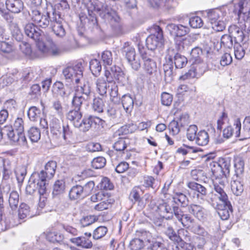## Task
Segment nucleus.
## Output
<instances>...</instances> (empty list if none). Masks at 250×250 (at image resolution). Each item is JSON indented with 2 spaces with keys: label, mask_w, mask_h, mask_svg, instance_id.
Returning a JSON list of instances; mask_svg holds the SVG:
<instances>
[{
  "label": "nucleus",
  "mask_w": 250,
  "mask_h": 250,
  "mask_svg": "<svg viewBox=\"0 0 250 250\" xmlns=\"http://www.w3.org/2000/svg\"><path fill=\"white\" fill-rule=\"evenodd\" d=\"M24 29L26 36L36 42L37 47L39 50L42 52H45L48 51V46L45 43L44 41H47L49 43H52V39L49 35L44 34L42 31L32 23L26 24Z\"/></svg>",
  "instance_id": "nucleus-1"
},
{
  "label": "nucleus",
  "mask_w": 250,
  "mask_h": 250,
  "mask_svg": "<svg viewBox=\"0 0 250 250\" xmlns=\"http://www.w3.org/2000/svg\"><path fill=\"white\" fill-rule=\"evenodd\" d=\"M90 20L92 24L95 26L97 24V18L93 11L98 14L101 17L106 18L111 24L119 23L120 21V17L117 15L115 11L113 10L105 3L103 4L102 2H96L93 5V9H88Z\"/></svg>",
  "instance_id": "nucleus-2"
},
{
  "label": "nucleus",
  "mask_w": 250,
  "mask_h": 250,
  "mask_svg": "<svg viewBox=\"0 0 250 250\" xmlns=\"http://www.w3.org/2000/svg\"><path fill=\"white\" fill-rule=\"evenodd\" d=\"M4 131L6 133L8 139L12 143H17L22 146H27V140L24 132L23 121L21 118H17L13 127L5 125Z\"/></svg>",
  "instance_id": "nucleus-3"
},
{
  "label": "nucleus",
  "mask_w": 250,
  "mask_h": 250,
  "mask_svg": "<svg viewBox=\"0 0 250 250\" xmlns=\"http://www.w3.org/2000/svg\"><path fill=\"white\" fill-rule=\"evenodd\" d=\"M56 11L51 5V8H47L46 11L41 12L37 8H32L29 12L31 20L38 26L45 28L51 22L53 12Z\"/></svg>",
  "instance_id": "nucleus-4"
},
{
  "label": "nucleus",
  "mask_w": 250,
  "mask_h": 250,
  "mask_svg": "<svg viewBox=\"0 0 250 250\" xmlns=\"http://www.w3.org/2000/svg\"><path fill=\"white\" fill-rule=\"evenodd\" d=\"M83 66L82 62H78L72 66H68L63 69L62 76L69 83H79L83 77Z\"/></svg>",
  "instance_id": "nucleus-5"
},
{
  "label": "nucleus",
  "mask_w": 250,
  "mask_h": 250,
  "mask_svg": "<svg viewBox=\"0 0 250 250\" xmlns=\"http://www.w3.org/2000/svg\"><path fill=\"white\" fill-rule=\"evenodd\" d=\"M48 172L45 169L42 170L40 172H35L32 175V178L37 176L36 179L37 184L39 185V194L40 195L39 205L41 208L44 206V201L45 200V194L46 191V185L47 182L51 179L53 177H50L48 175Z\"/></svg>",
  "instance_id": "nucleus-6"
},
{
  "label": "nucleus",
  "mask_w": 250,
  "mask_h": 250,
  "mask_svg": "<svg viewBox=\"0 0 250 250\" xmlns=\"http://www.w3.org/2000/svg\"><path fill=\"white\" fill-rule=\"evenodd\" d=\"M138 49L143 60V69L147 75L151 76L157 72L156 62L152 59L146 49L142 45H138Z\"/></svg>",
  "instance_id": "nucleus-7"
},
{
  "label": "nucleus",
  "mask_w": 250,
  "mask_h": 250,
  "mask_svg": "<svg viewBox=\"0 0 250 250\" xmlns=\"http://www.w3.org/2000/svg\"><path fill=\"white\" fill-rule=\"evenodd\" d=\"M154 33L150 35L146 39V44L148 49L155 50L161 47L164 43L163 32L162 28L158 25L153 27Z\"/></svg>",
  "instance_id": "nucleus-8"
},
{
  "label": "nucleus",
  "mask_w": 250,
  "mask_h": 250,
  "mask_svg": "<svg viewBox=\"0 0 250 250\" xmlns=\"http://www.w3.org/2000/svg\"><path fill=\"white\" fill-rule=\"evenodd\" d=\"M104 123V121L99 117L89 116L83 118L81 123H77L75 126L79 127L81 131L86 132L93 127L95 129H100L103 127Z\"/></svg>",
  "instance_id": "nucleus-9"
},
{
  "label": "nucleus",
  "mask_w": 250,
  "mask_h": 250,
  "mask_svg": "<svg viewBox=\"0 0 250 250\" xmlns=\"http://www.w3.org/2000/svg\"><path fill=\"white\" fill-rule=\"evenodd\" d=\"M63 19L59 12L54 11L50 25L54 34L58 37L62 38L65 36L66 31L62 23Z\"/></svg>",
  "instance_id": "nucleus-10"
},
{
  "label": "nucleus",
  "mask_w": 250,
  "mask_h": 250,
  "mask_svg": "<svg viewBox=\"0 0 250 250\" xmlns=\"http://www.w3.org/2000/svg\"><path fill=\"white\" fill-rule=\"evenodd\" d=\"M214 193H212L211 197L208 200V203L212 207H217L218 204H229L228 197L224 191V188H221L218 186L213 188Z\"/></svg>",
  "instance_id": "nucleus-11"
},
{
  "label": "nucleus",
  "mask_w": 250,
  "mask_h": 250,
  "mask_svg": "<svg viewBox=\"0 0 250 250\" xmlns=\"http://www.w3.org/2000/svg\"><path fill=\"white\" fill-rule=\"evenodd\" d=\"M243 129L241 130V124L239 119L235 120L234 126H235L236 137H240L241 139H246L250 138V116L246 117L243 122Z\"/></svg>",
  "instance_id": "nucleus-12"
},
{
  "label": "nucleus",
  "mask_w": 250,
  "mask_h": 250,
  "mask_svg": "<svg viewBox=\"0 0 250 250\" xmlns=\"http://www.w3.org/2000/svg\"><path fill=\"white\" fill-rule=\"evenodd\" d=\"M248 5L247 0H239L234 3L233 12L237 14L239 20L247 21L250 19V9Z\"/></svg>",
  "instance_id": "nucleus-13"
},
{
  "label": "nucleus",
  "mask_w": 250,
  "mask_h": 250,
  "mask_svg": "<svg viewBox=\"0 0 250 250\" xmlns=\"http://www.w3.org/2000/svg\"><path fill=\"white\" fill-rule=\"evenodd\" d=\"M94 186L95 184L93 181L87 182L84 187L80 185L73 186L69 191V197L71 200L83 198L85 195L84 191H86L87 188H89L88 190H90L94 188Z\"/></svg>",
  "instance_id": "nucleus-14"
},
{
  "label": "nucleus",
  "mask_w": 250,
  "mask_h": 250,
  "mask_svg": "<svg viewBox=\"0 0 250 250\" xmlns=\"http://www.w3.org/2000/svg\"><path fill=\"white\" fill-rule=\"evenodd\" d=\"M124 73L121 68L114 65L111 67L109 69H106L104 71V76L106 77L108 83L117 81L123 82L125 79Z\"/></svg>",
  "instance_id": "nucleus-15"
},
{
  "label": "nucleus",
  "mask_w": 250,
  "mask_h": 250,
  "mask_svg": "<svg viewBox=\"0 0 250 250\" xmlns=\"http://www.w3.org/2000/svg\"><path fill=\"white\" fill-rule=\"evenodd\" d=\"M166 59L169 62H174L176 68H182L185 67L188 62L186 57L179 53H175L174 49H168Z\"/></svg>",
  "instance_id": "nucleus-16"
},
{
  "label": "nucleus",
  "mask_w": 250,
  "mask_h": 250,
  "mask_svg": "<svg viewBox=\"0 0 250 250\" xmlns=\"http://www.w3.org/2000/svg\"><path fill=\"white\" fill-rule=\"evenodd\" d=\"M219 13V11H212L208 14L211 28L216 32L222 31L226 27L225 22L220 20Z\"/></svg>",
  "instance_id": "nucleus-17"
},
{
  "label": "nucleus",
  "mask_w": 250,
  "mask_h": 250,
  "mask_svg": "<svg viewBox=\"0 0 250 250\" xmlns=\"http://www.w3.org/2000/svg\"><path fill=\"white\" fill-rule=\"evenodd\" d=\"M91 233L85 232L84 236L74 237L70 239V241L78 247L83 249H89L92 247V243L90 240Z\"/></svg>",
  "instance_id": "nucleus-18"
},
{
  "label": "nucleus",
  "mask_w": 250,
  "mask_h": 250,
  "mask_svg": "<svg viewBox=\"0 0 250 250\" xmlns=\"http://www.w3.org/2000/svg\"><path fill=\"white\" fill-rule=\"evenodd\" d=\"M174 214L178 220L181 223L183 227L189 228L193 223L194 222V219L189 215L183 214V212L179 208L173 207Z\"/></svg>",
  "instance_id": "nucleus-19"
},
{
  "label": "nucleus",
  "mask_w": 250,
  "mask_h": 250,
  "mask_svg": "<svg viewBox=\"0 0 250 250\" xmlns=\"http://www.w3.org/2000/svg\"><path fill=\"white\" fill-rule=\"evenodd\" d=\"M53 91L55 94L63 98H67L72 92V90L68 85H64L61 82H56L53 84Z\"/></svg>",
  "instance_id": "nucleus-20"
},
{
  "label": "nucleus",
  "mask_w": 250,
  "mask_h": 250,
  "mask_svg": "<svg viewBox=\"0 0 250 250\" xmlns=\"http://www.w3.org/2000/svg\"><path fill=\"white\" fill-rule=\"evenodd\" d=\"M142 235H146L147 241L150 244V248L151 250H162L164 247L163 239L159 237H152L150 233L144 231Z\"/></svg>",
  "instance_id": "nucleus-21"
},
{
  "label": "nucleus",
  "mask_w": 250,
  "mask_h": 250,
  "mask_svg": "<svg viewBox=\"0 0 250 250\" xmlns=\"http://www.w3.org/2000/svg\"><path fill=\"white\" fill-rule=\"evenodd\" d=\"M155 210L162 217L166 219H171L174 213L173 208H171V206L167 203L163 201L157 206Z\"/></svg>",
  "instance_id": "nucleus-22"
},
{
  "label": "nucleus",
  "mask_w": 250,
  "mask_h": 250,
  "mask_svg": "<svg viewBox=\"0 0 250 250\" xmlns=\"http://www.w3.org/2000/svg\"><path fill=\"white\" fill-rule=\"evenodd\" d=\"M188 212L192 214L199 220H204L207 216V210L202 206L197 204H191L188 206Z\"/></svg>",
  "instance_id": "nucleus-23"
},
{
  "label": "nucleus",
  "mask_w": 250,
  "mask_h": 250,
  "mask_svg": "<svg viewBox=\"0 0 250 250\" xmlns=\"http://www.w3.org/2000/svg\"><path fill=\"white\" fill-rule=\"evenodd\" d=\"M229 34L234 39V44H240L245 41L246 36L243 30L238 26L232 25L229 28Z\"/></svg>",
  "instance_id": "nucleus-24"
},
{
  "label": "nucleus",
  "mask_w": 250,
  "mask_h": 250,
  "mask_svg": "<svg viewBox=\"0 0 250 250\" xmlns=\"http://www.w3.org/2000/svg\"><path fill=\"white\" fill-rule=\"evenodd\" d=\"M167 27L171 34L177 37L184 36L189 32V29L187 26L181 24L170 23L167 25Z\"/></svg>",
  "instance_id": "nucleus-25"
},
{
  "label": "nucleus",
  "mask_w": 250,
  "mask_h": 250,
  "mask_svg": "<svg viewBox=\"0 0 250 250\" xmlns=\"http://www.w3.org/2000/svg\"><path fill=\"white\" fill-rule=\"evenodd\" d=\"M215 209L218 210V214L223 220H227L229 217L230 212L232 211V206L230 202H229V204L227 205L223 203L218 204L217 207H212Z\"/></svg>",
  "instance_id": "nucleus-26"
},
{
  "label": "nucleus",
  "mask_w": 250,
  "mask_h": 250,
  "mask_svg": "<svg viewBox=\"0 0 250 250\" xmlns=\"http://www.w3.org/2000/svg\"><path fill=\"white\" fill-rule=\"evenodd\" d=\"M7 9L12 13H19L23 9V2L21 0H6Z\"/></svg>",
  "instance_id": "nucleus-27"
},
{
  "label": "nucleus",
  "mask_w": 250,
  "mask_h": 250,
  "mask_svg": "<svg viewBox=\"0 0 250 250\" xmlns=\"http://www.w3.org/2000/svg\"><path fill=\"white\" fill-rule=\"evenodd\" d=\"M6 197L8 198V203L11 209L13 210H16L17 208L19 202V195L18 193L16 191H10Z\"/></svg>",
  "instance_id": "nucleus-28"
},
{
  "label": "nucleus",
  "mask_w": 250,
  "mask_h": 250,
  "mask_svg": "<svg viewBox=\"0 0 250 250\" xmlns=\"http://www.w3.org/2000/svg\"><path fill=\"white\" fill-rule=\"evenodd\" d=\"M123 52L125 55L128 62L134 60L136 53L135 49L130 45L128 42H125L123 47Z\"/></svg>",
  "instance_id": "nucleus-29"
},
{
  "label": "nucleus",
  "mask_w": 250,
  "mask_h": 250,
  "mask_svg": "<svg viewBox=\"0 0 250 250\" xmlns=\"http://www.w3.org/2000/svg\"><path fill=\"white\" fill-rule=\"evenodd\" d=\"M220 167L222 170H223L222 176H224L225 177H227L230 171V168L231 166V160L229 157L228 158H222L219 160Z\"/></svg>",
  "instance_id": "nucleus-30"
},
{
  "label": "nucleus",
  "mask_w": 250,
  "mask_h": 250,
  "mask_svg": "<svg viewBox=\"0 0 250 250\" xmlns=\"http://www.w3.org/2000/svg\"><path fill=\"white\" fill-rule=\"evenodd\" d=\"M33 216L31 213L30 208L25 203H21L18 210V216L20 219L23 220L26 218H30Z\"/></svg>",
  "instance_id": "nucleus-31"
},
{
  "label": "nucleus",
  "mask_w": 250,
  "mask_h": 250,
  "mask_svg": "<svg viewBox=\"0 0 250 250\" xmlns=\"http://www.w3.org/2000/svg\"><path fill=\"white\" fill-rule=\"evenodd\" d=\"M207 167L210 170L212 175L215 177H220L222 176L223 170H222L220 167L219 162H211L208 163Z\"/></svg>",
  "instance_id": "nucleus-32"
},
{
  "label": "nucleus",
  "mask_w": 250,
  "mask_h": 250,
  "mask_svg": "<svg viewBox=\"0 0 250 250\" xmlns=\"http://www.w3.org/2000/svg\"><path fill=\"white\" fill-rule=\"evenodd\" d=\"M202 54V50L199 47L193 48L190 52V61L192 62V64H198L201 62L200 56Z\"/></svg>",
  "instance_id": "nucleus-33"
},
{
  "label": "nucleus",
  "mask_w": 250,
  "mask_h": 250,
  "mask_svg": "<svg viewBox=\"0 0 250 250\" xmlns=\"http://www.w3.org/2000/svg\"><path fill=\"white\" fill-rule=\"evenodd\" d=\"M196 143L199 146H206L209 142V136L205 130L199 131L196 137Z\"/></svg>",
  "instance_id": "nucleus-34"
},
{
  "label": "nucleus",
  "mask_w": 250,
  "mask_h": 250,
  "mask_svg": "<svg viewBox=\"0 0 250 250\" xmlns=\"http://www.w3.org/2000/svg\"><path fill=\"white\" fill-rule=\"evenodd\" d=\"M244 166V160L242 156L238 155L234 157V166L237 174H241L243 172Z\"/></svg>",
  "instance_id": "nucleus-35"
},
{
  "label": "nucleus",
  "mask_w": 250,
  "mask_h": 250,
  "mask_svg": "<svg viewBox=\"0 0 250 250\" xmlns=\"http://www.w3.org/2000/svg\"><path fill=\"white\" fill-rule=\"evenodd\" d=\"M231 189L234 195L240 196L244 190L243 185L239 181L233 180L231 182Z\"/></svg>",
  "instance_id": "nucleus-36"
},
{
  "label": "nucleus",
  "mask_w": 250,
  "mask_h": 250,
  "mask_svg": "<svg viewBox=\"0 0 250 250\" xmlns=\"http://www.w3.org/2000/svg\"><path fill=\"white\" fill-rule=\"evenodd\" d=\"M28 136L32 142H37L41 138V131L37 127H31L28 131Z\"/></svg>",
  "instance_id": "nucleus-37"
},
{
  "label": "nucleus",
  "mask_w": 250,
  "mask_h": 250,
  "mask_svg": "<svg viewBox=\"0 0 250 250\" xmlns=\"http://www.w3.org/2000/svg\"><path fill=\"white\" fill-rule=\"evenodd\" d=\"M220 45L221 46H223L224 47L229 49L231 48L233 46H234L232 36L229 34V35L225 34L222 36Z\"/></svg>",
  "instance_id": "nucleus-38"
},
{
  "label": "nucleus",
  "mask_w": 250,
  "mask_h": 250,
  "mask_svg": "<svg viewBox=\"0 0 250 250\" xmlns=\"http://www.w3.org/2000/svg\"><path fill=\"white\" fill-rule=\"evenodd\" d=\"M97 91L100 95L104 96L106 94L107 84L103 78H99L96 82Z\"/></svg>",
  "instance_id": "nucleus-39"
},
{
  "label": "nucleus",
  "mask_w": 250,
  "mask_h": 250,
  "mask_svg": "<svg viewBox=\"0 0 250 250\" xmlns=\"http://www.w3.org/2000/svg\"><path fill=\"white\" fill-rule=\"evenodd\" d=\"M15 173L18 183L23 182L26 174V169L24 166H18L15 170Z\"/></svg>",
  "instance_id": "nucleus-40"
},
{
  "label": "nucleus",
  "mask_w": 250,
  "mask_h": 250,
  "mask_svg": "<svg viewBox=\"0 0 250 250\" xmlns=\"http://www.w3.org/2000/svg\"><path fill=\"white\" fill-rule=\"evenodd\" d=\"M33 178H32V177H31L30 180L28 182V184L26 186L25 189L26 193L30 195L34 193L36 189H38V193H39L40 186L37 184L38 180L36 179H34L32 180Z\"/></svg>",
  "instance_id": "nucleus-41"
},
{
  "label": "nucleus",
  "mask_w": 250,
  "mask_h": 250,
  "mask_svg": "<svg viewBox=\"0 0 250 250\" xmlns=\"http://www.w3.org/2000/svg\"><path fill=\"white\" fill-rule=\"evenodd\" d=\"M129 140L127 138H120L114 144V148L118 151H122L126 148L129 144Z\"/></svg>",
  "instance_id": "nucleus-42"
},
{
  "label": "nucleus",
  "mask_w": 250,
  "mask_h": 250,
  "mask_svg": "<svg viewBox=\"0 0 250 250\" xmlns=\"http://www.w3.org/2000/svg\"><path fill=\"white\" fill-rule=\"evenodd\" d=\"M91 92L90 87L88 83H83L82 85L77 86L75 90V93L77 95H84L88 97Z\"/></svg>",
  "instance_id": "nucleus-43"
},
{
  "label": "nucleus",
  "mask_w": 250,
  "mask_h": 250,
  "mask_svg": "<svg viewBox=\"0 0 250 250\" xmlns=\"http://www.w3.org/2000/svg\"><path fill=\"white\" fill-rule=\"evenodd\" d=\"M65 187V182L63 180L56 181L53 186V194L57 195L63 193Z\"/></svg>",
  "instance_id": "nucleus-44"
},
{
  "label": "nucleus",
  "mask_w": 250,
  "mask_h": 250,
  "mask_svg": "<svg viewBox=\"0 0 250 250\" xmlns=\"http://www.w3.org/2000/svg\"><path fill=\"white\" fill-rule=\"evenodd\" d=\"M82 117V113L80 110H70L67 113V118L68 120L73 121L74 124L79 122Z\"/></svg>",
  "instance_id": "nucleus-45"
},
{
  "label": "nucleus",
  "mask_w": 250,
  "mask_h": 250,
  "mask_svg": "<svg viewBox=\"0 0 250 250\" xmlns=\"http://www.w3.org/2000/svg\"><path fill=\"white\" fill-rule=\"evenodd\" d=\"M188 187L193 190L198 192L201 195H205L207 193L206 188L202 185L194 182H191L188 183Z\"/></svg>",
  "instance_id": "nucleus-46"
},
{
  "label": "nucleus",
  "mask_w": 250,
  "mask_h": 250,
  "mask_svg": "<svg viewBox=\"0 0 250 250\" xmlns=\"http://www.w3.org/2000/svg\"><path fill=\"white\" fill-rule=\"evenodd\" d=\"M89 68L94 76H97L101 71L100 62L97 59L92 60L89 62Z\"/></svg>",
  "instance_id": "nucleus-47"
},
{
  "label": "nucleus",
  "mask_w": 250,
  "mask_h": 250,
  "mask_svg": "<svg viewBox=\"0 0 250 250\" xmlns=\"http://www.w3.org/2000/svg\"><path fill=\"white\" fill-rule=\"evenodd\" d=\"M11 190L9 185H2L0 186V208L4 209L3 197L7 196Z\"/></svg>",
  "instance_id": "nucleus-48"
},
{
  "label": "nucleus",
  "mask_w": 250,
  "mask_h": 250,
  "mask_svg": "<svg viewBox=\"0 0 250 250\" xmlns=\"http://www.w3.org/2000/svg\"><path fill=\"white\" fill-rule=\"evenodd\" d=\"M144 241L139 238H134L131 240L129 245L130 250H141L144 247Z\"/></svg>",
  "instance_id": "nucleus-49"
},
{
  "label": "nucleus",
  "mask_w": 250,
  "mask_h": 250,
  "mask_svg": "<svg viewBox=\"0 0 250 250\" xmlns=\"http://www.w3.org/2000/svg\"><path fill=\"white\" fill-rule=\"evenodd\" d=\"M122 105L124 109H132L134 106V101L128 95H125L122 97Z\"/></svg>",
  "instance_id": "nucleus-50"
},
{
  "label": "nucleus",
  "mask_w": 250,
  "mask_h": 250,
  "mask_svg": "<svg viewBox=\"0 0 250 250\" xmlns=\"http://www.w3.org/2000/svg\"><path fill=\"white\" fill-rule=\"evenodd\" d=\"M136 125L133 124H129L122 126L119 130V135L127 134L133 132L136 129Z\"/></svg>",
  "instance_id": "nucleus-51"
},
{
  "label": "nucleus",
  "mask_w": 250,
  "mask_h": 250,
  "mask_svg": "<svg viewBox=\"0 0 250 250\" xmlns=\"http://www.w3.org/2000/svg\"><path fill=\"white\" fill-rule=\"evenodd\" d=\"M27 115L30 120L36 121L44 117V113L43 110H28Z\"/></svg>",
  "instance_id": "nucleus-52"
},
{
  "label": "nucleus",
  "mask_w": 250,
  "mask_h": 250,
  "mask_svg": "<svg viewBox=\"0 0 250 250\" xmlns=\"http://www.w3.org/2000/svg\"><path fill=\"white\" fill-rule=\"evenodd\" d=\"M190 26L193 28L201 27L203 22L201 18L198 16H195L187 20Z\"/></svg>",
  "instance_id": "nucleus-53"
},
{
  "label": "nucleus",
  "mask_w": 250,
  "mask_h": 250,
  "mask_svg": "<svg viewBox=\"0 0 250 250\" xmlns=\"http://www.w3.org/2000/svg\"><path fill=\"white\" fill-rule=\"evenodd\" d=\"M107 232V229L105 227L100 226L96 228L93 233L94 239H99L104 237Z\"/></svg>",
  "instance_id": "nucleus-54"
},
{
  "label": "nucleus",
  "mask_w": 250,
  "mask_h": 250,
  "mask_svg": "<svg viewBox=\"0 0 250 250\" xmlns=\"http://www.w3.org/2000/svg\"><path fill=\"white\" fill-rule=\"evenodd\" d=\"M92 166L95 169L104 167L106 164V160L103 157H98L94 158L91 162Z\"/></svg>",
  "instance_id": "nucleus-55"
},
{
  "label": "nucleus",
  "mask_w": 250,
  "mask_h": 250,
  "mask_svg": "<svg viewBox=\"0 0 250 250\" xmlns=\"http://www.w3.org/2000/svg\"><path fill=\"white\" fill-rule=\"evenodd\" d=\"M57 167V164L54 161H50L46 164L44 167V169L48 172V175L50 177H53Z\"/></svg>",
  "instance_id": "nucleus-56"
},
{
  "label": "nucleus",
  "mask_w": 250,
  "mask_h": 250,
  "mask_svg": "<svg viewBox=\"0 0 250 250\" xmlns=\"http://www.w3.org/2000/svg\"><path fill=\"white\" fill-rule=\"evenodd\" d=\"M110 200L105 199V198H104V200L101 201L95 206L94 209L97 211H103L108 209L111 207Z\"/></svg>",
  "instance_id": "nucleus-57"
},
{
  "label": "nucleus",
  "mask_w": 250,
  "mask_h": 250,
  "mask_svg": "<svg viewBox=\"0 0 250 250\" xmlns=\"http://www.w3.org/2000/svg\"><path fill=\"white\" fill-rule=\"evenodd\" d=\"M102 60L104 62V65H111L113 61V57L111 52L108 50L104 51L102 54Z\"/></svg>",
  "instance_id": "nucleus-58"
},
{
  "label": "nucleus",
  "mask_w": 250,
  "mask_h": 250,
  "mask_svg": "<svg viewBox=\"0 0 250 250\" xmlns=\"http://www.w3.org/2000/svg\"><path fill=\"white\" fill-rule=\"evenodd\" d=\"M234 52L237 60H241L245 54V51L240 44H234Z\"/></svg>",
  "instance_id": "nucleus-59"
},
{
  "label": "nucleus",
  "mask_w": 250,
  "mask_h": 250,
  "mask_svg": "<svg viewBox=\"0 0 250 250\" xmlns=\"http://www.w3.org/2000/svg\"><path fill=\"white\" fill-rule=\"evenodd\" d=\"M47 239L52 243L59 242L62 240L63 236L56 232H50L47 234Z\"/></svg>",
  "instance_id": "nucleus-60"
},
{
  "label": "nucleus",
  "mask_w": 250,
  "mask_h": 250,
  "mask_svg": "<svg viewBox=\"0 0 250 250\" xmlns=\"http://www.w3.org/2000/svg\"><path fill=\"white\" fill-rule=\"evenodd\" d=\"M195 66H193L184 75L181 77V79L186 80L188 79L193 78L196 76L197 68L199 67V65L195 64Z\"/></svg>",
  "instance_id": "nucleus-61"
},
{
  "label": "nucleus",
  "mask_w": 250,
  "mask_h": 250,
  "mask_svg": "<svg viewBox=\"0 0 250 250\" xmlns=\"http://www.w3.org/2000/svg\"><path fill=\"white\" fill-rule=\"evenodd\" d=\"M11 33L13 38L18 42H21L22 40L23 35L17 25L15 24L12 26Z\"/></svg>",
  "instance_id": "nucleus-62"
},
{
  "label": "nucleus",
  "mask_w": 250,
  "mask_h": 250,
  "mask_svg": "<svg viewBox=\"0 0 250 250\" xmlns=\"http://www.w3.org/2000/svg\"><path fill=\"white\" fill-rule=\"evenodd\" d=\"M197 127L195 125H190L187 130V136L188 139L190 141H193L196 139V132Z\"/></svg>",
  "instance_id": "nucleus-63"
},
{
  "label": "nucleus",
  "mask_w": 250,
  "mask_h": 250,
  "mask_svg": "<svg viewBox=\"0 0 250 250\" xmlns=\"http://www.w3.org/2000/svg\"><path fill=\"white\" fill-rule=\"evenodd\" d=\"M141 189L139 187H135L131 190L129 198L133 202H137L140 199V192Z\"/></svg>",
  "instance_id": "nucleus-64"
}]
</instances>
